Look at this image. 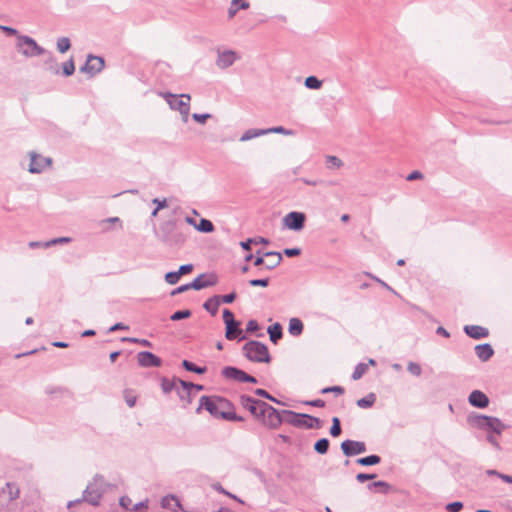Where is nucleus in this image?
<instances>
[{"mask_svg":"<svg viewBox=\"0 0 512 512\" xmlns=\"http://www.w3.org/2000/svg\"><path fill=\"white\" fill-rule=\"evenodd\" d=\"M156 235L168 247H182L187 240V233L175 219L162 222Z\"/></svg>","mask_w":512,"mask_h":512,"instance_id":"1","label":"nucleus"},{"mask_svg":"<svg viewBox=\"0 0 512 512\" xmlns=\"http://www.w3.org/2000/svg\"><path fill=\"white\" fill-rule=\"evenodd\" d=\"M467 423L473 428L484 430L488 433H495L496 435H501L507 428V425L504 424L499 418L479 414L476 412H471L468 414Z\"/></svg>","mask_w":512,"mask_h":512,"instance_id":"2","label":"nucleus"},{"mask_svg":"<svg viewBox=\"0 0 512 512\" xmlns=\"http://www.w3.org/2000/svg\"><path fill=\"white\" fill-rule=\"evenodd\" d=\"M218 396H202L199 400V406L196 413L199 414L202 409H205L209 414L215 418H220L226 421H244L242 416H239L234 411L220 410V403L217 401Z\"/></svg>","mask_w":512,"mask_h":512,"instance_id":"3","label":"nucleus"},{"mask_svg":"<svg viewBox=\"0 0 512 512\" xmlns=\"http://www.w3.org/2000/svg\"><path fill=\"white\" fill-rule=\"evenodd\" d=\"M104 486V477L102 475L96 474L93 478V481L90 482L83 491L82 498L76 499L74 501H69L68 508L80 504L83 501L89 503L92 506H98L100 503V499L102 498V495L105 491Z\"/></svg>","mask_w":512,"mask_h":512,"instance_id":"4","label":"nucleus"},{"mask_svg":"<svg viewBox=\"0 0 512 512\" xmlns=\"http://www.w3.org/2000/svg\"><path fill=\"white\" fill-rule=\"evenodd\" d=\"M243 355L251 362L255 363H269L271 356L266 344L250 340L242 347Z\"/></svg>","mask_w":512,"mask_h":512,"instance_id":"5","label":"nucleus"},{"mask_svg":"<svg viewBox=\"0 0 512 512\" xmlns=\"http://www.w3.org/2000/svg\"><path fill=\"white\" fill-rule=\"evenodd\" d=\"M222 318L225 324V338L227 340L241 342L247 338L244 330L241 328V322L235 319L231 310L225 308L222 312Z\"/></svg>","mask_w":512,"mask_h":512,"instance_id":"6","label":"nucleus"},{"mask_svg":"<svg viewBox=\"0 0 512 512\" xmlns=\"http://www.w3.org/2000/svg\"><path fill=\"white\" fill-rule=\"evenodd\" d=\"M289 410H278L268 403L262 405V410L259 411L260 419L263 424L270 429H277L287 419L286 413Z\"/></svg>","mask_w":512,"mask_h":512,"instance_id":"7","label":"nucleus"},{"mask_svg":"<svg viewBox=\"0 0 512 512\" xmlns=\"http://www.w3.org/2000/svg\"><path fill=\"white\" fill-rule=\"evenodd\" d=\"M286 416L285 423L297 428L320 429L323 424L317 417L305 413H297L292 410L288 411Z\"/></svg>","mask_w":512,"mask_h":512,"instance_id":"8","label":"nucleus"},{"mask_svg":"<svg viewBox=\"0 0 512 512\" xmlns=\"http://www.w3.org/2000/svg\"><path fill=\"white\" fill-rule=\"evenodd\" d=\"M15 47L16 50L26 58L41 56L46 53L45 48L40 46L35 39L27 35L19 36Z\"/></svg>","mask_w":512,"mask_h":512,"instance_id":"9","label":"nucleus"},{"mask_svg":"<svg viewBox=\"0 0 512 512\" xmlns=\"http://www.w3.org/2000/svg\"><path fill=\"white\" fill-rule=\"evenodd\" d=\"M161 95L164 97L171 109L179 111L183 116V120L186 122L190 111V95L181 94L180 96H177L169 92L162 93Z\"/></svg>","mask_w":512,"mask_h":512,"instance_id":"10","label":"nucleus"},{"mask_svg":"<svg viewBox=\"0 0 512 512\" xmlns=\"http://www.w3.org/2000/svg\"><path fill=\"white\" fill-rule=\"evenodd\" d=\"M205 278V274H200L192 282L180 285L177 288L173 289L170 295L175 296L180 293H184L190 289L202 290L204 288L214 286L217 283V277L215 275H211L210 278L207 280H205Z\"/></svg>","mask_w":512,"mask_h":512,"instance_id":"11","label":"nucleus"},{"mask_svg":"<svg viewBox=\"0 0 512 512\" xmlns=\"http://www.w3.org/2000/svg\"><path fill=\"white\" fill-rule=\"evenodd\" d=\"M104 66L105 61L103 57L89 54L84 65L80 67V72L87 73L91 77H93L96 74L100 73L103 70Z\"/></svg>","mask_w":512,"mask_h":512,"instance_id":"12","label":"nucleus"},{"mask_svg":"<svg viewBox=\"0 0 512 512\" xmlns=\"http://www.w3.org/2000/svg\"><path fill=\"white\" fill-rule=\"evenodd\" d=\"M305 221V213L299 211H291L283 218L284 226L293 231H301L305 226Z\"/></svg>","mask_w":512,"mask_h":512,"instance_id":"13","label":"nucleus"},{"mask_svg":"<svg viewBox=\"0 0 512 512\" xmlns=\"http://www.w3.org/2000/svg\"><path fill=\"white\" fill-rule=\"evenodd\" d=\"M264 257H274L275 258L274 262H269V263L265 264V268L267 270L275 269L277 266L280 265V263L283 260L282 254L280 252H276V251L262 252L261 250H257L256 257L254 259V265L257 267L262 266L264 264Z\"/></svg>","mask_w":512,"mask_h":512,"instance_id":"14","label":"nucleus"},{"mask_svg":"<svg viewBox=\"0 0 512 512\" xmlns=\"http://www.w3.org/2000/svg\"><path fill=\"white\" fill-rule=\"evenodd\" d=\"M239 403L245 409H247L255 418L260 419L259 411L262 410V405L266 402L253 398L249 395L242 394L239 397Z\"/></svg>","mask_w":512,"mask_h":512,"instance_id":"15","label":"nucleus"},{"mask_svg":"<svg viewBox=\"0 0 512 512\" xmlns=\"http://www.w3.org/2000/svg\"><path fill=\"white\" fill-rule=\"evenodd\" d=\"M340 448L346 457H353L365 453L367 450L366 444L364 442L350 439L344 440L341 443Z\"/></svg>","mask_w":512,"mask_h":512,"instance_id":"16","label":"nucleus"},{"mask_svg":"<svg viewBox=\"0 0 512 512\" xmlns=\"http://www.w3.org/2000/svg\"><path fill=\"white\" fill-rule=\"evenodd\" d=\"M217 54L218 57L216 60V65L222 70L229 68L235 63L236 60L239 59L237 52L233 50L221 51L220 49H217Z\"/></svg>","mask_w":512,"mask_h":512,"instance_id":"17","label":"nucleus"},{"mask_svg":"<svg viewBox=\"0 0 512 512\" xmlns=\"http://www.w3.org/2000/svg\"><path fill=\"white\" fill-rule=\"evenodd\" d=\"M139 366L144 368L160 367L162 359L150 351H141L137 354Z\"/></svg>","mask_w":512,"mask_h":512,"instance_id":"18","label":"nucleus"},{"mask_svg":"<svg viewBox=\"0 0 512 512\" xmlns=\"http://www.w3.org/2000/svg\"><path fill=\"white\" fill-rule=\"evenodd\" d=\"M31 161L28 171L33 174L41 173L44 168L51 164V159L42 157L34 152L30 153Z\"/></svg>","mask_w":512,"mask_h":512,"instance_id":"19","label":"nucleus"},{"mask_svg":"<svg viewBox=\"0 0 512 512\" xmlns=\"http://www.w3.org/2000/svg\"><path fill=\"white\" fill-rule=\"evenodd\" d=\"M468 402L475 408L484 409L488 407L490 400L484 392L473 390L468 396Z\"/></svg>","mask_w":512,"mask_h":512,"instance_id":"20","label":"nucleus"},{"mask_svg":"<svg viewBox=\"0 0 512 512\" xmlns=\"http://www.w3.org/2000/svg\"><path fill=\"white\" fill-rule=\"evenodd\" d=\"M221 375L227 380L244 383L246 372L235 366H225L221 370Z\"/></svg>","mask_w":512,"mask_h":512,"instance_id":"21","label":"nucleus"},{"mask_svg":"<svg viewBox=\"0 0 512 512\" xmlns=\"http://www.w3.org/2000/svg\"><path fill=\"white\" fill-rule=\"evenodd\" d=\"M463 330L467 336L476 340L489 336V330L479 325H465Z\"/></svg>","mask_w":512,"mask_h":512,"instance_id":"22","label":"nucleus"},{"mask_svg":"<svg viewBox=\"0 0 512 512\" xmlns=\"http://www.w3.org/2000/svg\"><path fill=\"white\" fill-rule=\"evenodd\" d=\"M179 388H177L176 394L179 399L184 403L183 407L192 403V392L187 388L188 381L179 380Z\"/></svg>","mask_w":512,"mask_h":512,"instance_id":"23","label":"nucleus"},{"mask_svg":"<svg viewBox=\"0 0 512 512\" xmlns=\"http://www.w3.org/2000/svg\"><path fill=\"white\" fill-rule=\"evenodd\" d=\"M475 354L482 361H488L494 355V349L489 343L478 344L475 346Z\"/></svg>","mask_w":512,"mask_h":512,"instance_id":"24","label":"nucleus"},{"mask_svg":"<svg viewBox=\"0 0 512 512\" xmlns=\"http://www.w3.org/2000/svg\"><path fill=\"white\" fill-rule=\"evenodd\" d=\"M267 333L269 334L270 341L273 344H277L283 337V327L279 322H276L268 326Z\"/></svg>","mask_w":512,"mask_h":512,"instance_id":"25","label":"nucleus"},{"mask_svg":"<svg viewBox=\"0 0 512 512\" xmlns=\"http://www.w3.org/2000/svg\"><path fill=\"white\" fill-rule=\"evenodd\" d=\"M42 56H46V59L44 60V68L45 70L49 71L52 74H59V67L58 63L56 61V58L54 57L53 53L46 50V53Z\"/></svg>","mask_w":512,"mask_h":512,"instance_id":"26","label":"nucleus"},{"mask_svg":"<svg viewBox=\"0 0 512 512\" xmlns=\"http://www.w3.org/2000/svg\"><path fill=\"white\" fill-rule=\"evenodd\" d=\"M179 378L173 377L172 379H169L167 377L161 378V389L164 394H168L172 392L173 390L176 392L177 388H179Z\"/></svg>","mask_w":512,"mask_h":512,"instance_id":"27","label":"nucleus"},{"mask_svg":"<svg viewBox=\"0 0 512 512\" xmlns=\"http://www.w3.org/2000/svg\"><path fill=\"white\" fill-rule=\"evenodd\" d=\"M249 7L250 4L246 0H232L228 8V18L232 19L239 10H246Z\"/></svg>","mask_w":512,"mask_h":512,"instance_id":"28","label":"nucleus"},{"mask_svg":"<svg viewBox=\"0 0 512 512\" xmlns=\"http://www.w3.org/2000/svg\"><path fill=\"white\" fill-rule=\"evenodd\" d=\"M304 324L301 319L293 317L289 320L288 332L294 337H298L303 333Z\"/></svg>","mask_w":512,"mask_h":512,"instance_id":"29","label":"nucleus"},{"mask_svg":"<svg viewBox=\"0 0 512 512\" xmlns=\"http://www.w3.org/2000/svg\"><path fill=\"white\" fill-rule=\"evenodd\" d=\"M266 135V129H248L240 137L241 142L249 141L254 138Z\"/></svg>","mask_w":512,"mask_h":512,"instance_id":"30","label":"nucleus"},{"mask_svg":"<svg viewBox=\"0 0 512 512\" xmlns=\"http://www.w3.org/2000/svg\"><path fill=\"white\" fill-rule=\"evenodd\" d=\"M381 462V457L376 454H371L365 457L358 458L356 463L361 466H373Z\"/></svg>","mask_w":512,"mask_h":512,"instance_id":"31","label":"nucleus"},{"mask_svg":"<svg viewBox=\"0 0 512 512\" xmlns=\"http://www.w3.org/2000/svg\"><path fill=\"white\" fill-rule=\"evenodd\" d=\"M181 365L186 371L193 372L196 374H204L207 371L206 366H198L195 363L186 359L182 361Z\"/></svg>","mask_w":512,"mask_h":512,"instance_id":"32","label":"nucleus"},{"mask_svg":"<svg viewBox=\"0 0 512 512\" xmlns=\"http://www.w3.org/2000/svg\"><path fill=\"white\" fill-rule=\"evenodd\" d=\"M219 306L220 303L219 301H217L215 296L208 298L203 304V308L212 316H215L217 314Z\"/></svg>","mask_w":512,"mask_h":512,"instance_id":"33","label":"nucleus"},{"mask_svg":"<svg viewBox=\"0 0 512 512\" xmlns=\"http://www.w3.org/2000/svg\"><path fill=\"white\" fill-rule=\"evenodd\" d=\"M367 488L370 491H372L376 488H379V492L382 494H388L392 490V486L389 483L382 481V480L374 481V482L368 484Z\"/></svg>","mask_w":512,"mask_h":512,"instance_id":"34","label":"nucleus"},{"mask_svg":"<svg viewBox=\"0 0 512 512\" xmlns=\"http://www.w3.org/2000/svg\"><path fill=\"white\" fill-rule=\"evenodd\" d=\"M252 243H261V244L267 245V244H269V240L267 238H264L261 236L254 237V238H248L245 241H241L240 246L243 250L250 251Z\"/></svg>","mask_w":512,"mask_h":512,"instance_id":"35","label":"nucleus"},{"mask_svg":"<svg viewBox=\"0 0 512 512\" xmlns=\"http://www.w3.org/2000/svg\"><path fill=\"white\" fill-rule=\"evenodd\" d=\"M2 493L7 494L9 500H15L19 496V488L15 483L7 482L2 488Z\"/></svg>","mask_w":512,"mask_h":512,"instance_id":"36","label":"nucleus"},{"mask_svg":"<svg viewBox=\"0 0 512 512\" xmlns=\"http://www.w3.org/2000/svg\"><path fill=\"white\" fill-rule=\"evenodd\" d=\"M330 441L328 438H320L314 443V451L318 454L324 455L328 452Z\"/></svg>","mask_w":512,"mask_h":512,"instance_id":"37","label":"nucleus"},{"mask_svg":"<svg viewBox=\"0 0 512 512\" xmlns=\"http://www.w3.org/2000/svg\"><path fill=\"white\" fill-rule=\"evenodd\" d=\"M213 223L205 218H201L199 223H197L196 230L202 233H212L214 231Z\"/></svg>","mask_w":512,"mask_h":512,"instance_id":"38","label":"nucleus"},{"mask_svg":"<svg viewBox=\"0 0 512 512\" xmlns=\"http://www.w3.org/2000/svg\"><path fill=\"white\" fill-rule=\"evenodd\" d=\"M375 401H376V395L374 393H369L367 396H365L361 399H358L356 404L358 407L365 409V408H370L371 406H373Z\"/></svg>","mask_w":512,"mask_h":512,"instance_id":"39","label":"nucleus"},{"mask_svg":"<svg viewBox=\"0 0 512 512\" xmlns=\"http://www.w3.org/2000/svg\"><path fill=\"white\" fill-rule=\"evenodd\" d=\"M304 85L308 89L317 90L322 87V81L316 76H308L304 81Z\"/></svg>","mask_w":512,"mask_h":512,"instance_id":"40","label":"nucleus"},{"mask_svg":"<svg viewBox=\"0 0 512 512\" xmlns=\"http://www.w3.org/2000/svg\"><path fill=\"white\" fill-rule=\"evenodd\" d=\"M367 369H368V364L366 363H358L355 368H354V371L352 373V376L351 378L353 380H359L360 378L363 377V375L367 372Z\"/></svg>","mask_w":512,"mask_h":512,"instance_id":"41","label":"nucleus"},{"mask_svg":"<svg viewBox=\"0 0 512 512\" xmlns=\"http://www.w3.org/2000/svg\"><path fill=\"white\" fill-rule=\"evenodd\" d=\"M123 397H124V400L126 402V404L132 408L136 405V401H137V395L135 394V392L131 389H125L123 391Z\"/></svg>","mask_w":512,"mask_h":512,"instance_id":"42","label":"nucleus"},{"mask_svg":"<svg viewBox=\"0 0 512 512\" xmlns=\"http://www.w3.org/2000/svg\"><path fill=\"white\" fill-rule=\"evenodd\" d=\"M75 72V64L74 60L71 57L69 60L63 63L62 65V75L65 77H69L73 75Z\"/></svg>","mask_w":512,"mask_h":512,"instance_id":"43","label":"nucleus"},{"mask_svg":"<svg viewBox=\"0 0 512 512\" xmlns=\"http://www.w3.org/2000/svg\"><path fill=\"white\" fill-rule=\"evenodd\" d=\"M329 433L332 437H338L341 435L342 428L340 419L338 417L332 418V425L330 427Z\"/></svg>","mask_w":512,"mask_h":512,"instance_id":"44","label":"nucleus"},{"mask_svg":"<svg viewBox=\"0 0 512 512\" xmlns=\"http://www.w3.org/2000/svg\"><path fill=\"white\" fill-rule=\"evenodd\" d=\"M265 129H266V135L271 134V133L283 134V135H287V136L295 134L294 130L286 129L283 126H276V127H272V128H265Z\"/></svg>","mask_w":512,"mask_h":512,"instance_id":"45","label":"nucleus"},{"mask_svg":"<svg viewBox=\"0 0 512 512\" xmlns=\"http://www.w3.org/2000/svg\"><path fill=\"white\" fill-rule=\"evenodd\" d=\"M71 47L70 39L67 37H60L57 40V49L60 53L67 52Z\"/></svg>","mask_w":512,"mask_h":512,"instance_id":"46","label":"nucleus"},{"mask_svg":"<svg viewBox=\"0 0 512 512\" xmlns=\"http://www.w3.org/2000/svg\"><path fill=\"white\" fill-rule=\"evenodd\" d=\"M191 315H192V312H191V310H189V309L178 310V311H175V312L170 316V319H171L172 321H179V320H182V319H187V318H189Z\"/></svg>","mask_w":512,"mask_h":512,"instance_id":"47","label":"nucleus"},{"mask_svg":"<svg viewBox=\"0 0 512 512\" xmlns=\"http://www.w3.org/2000/svg\"><path fill=\"white\" fill-rule=\"evenodd\" d=\"M254 394H256L259 397H263L265 399H268L276 404H282V402L278 399H276L274 396H272L268 391L262 388H257L254 390Z\"/></svg>","mask_w":512,"mask_h":512,"instance_id":"48","label":"nucleus"},{"mask_svg":"<svg viewBox=\"0 0 512 512\" xmlns=\"http://www.w3.org/2000/svg\"><path fill=\"white\" fill-rule=\"evenodd\" d=\"M219 301V303L231 304L235 301L237 294L235 292H231L225 295H214Z\"/></svg>","mask_w":512,"mask_h":512,"instance_id":"49","label":"nucleus"},{"mask_svg":"<svg viewBox=\"0 0 512 512\" xmlns=\"http://www.w3.org/2000/svg\"><path fill=\"white\" fill-rule=\"evenodd\" d=\"M181 278L178 270L167 272L164 276L165 281L170 285H175Z\"/></svg>","mask_w":512,"mask_h":512,"instance_id":"50","label":"nucleus"},{"mask_svg":"<svg viewBox=\"0 0 512 512\" xmlns=\"http://www.w3.org/2000/svg\"><path fill=\"white\" fill-rule=\"evenodd\" d=\"M217 401L220 403L219 409L224 411H233L234 405L233 403L228 400L227 398L218 396Z\"/></svg>","mask_w":512,"mask_h":512,"instance_id":"51","label":"nucleus"},{"mask_svg":"<svg viewBox=\"0 0 512 512\" xmlns=\"http://www.w3.org/2000/svg\"><path fill=\"white\" fill-rule=\"evenodd\" d=\"M122 342H130V343H137L144 347H152V343L147 339H138L133 337H123L121 339Z\"/></svg>","mask_w":512,"mask_h":512,"instance_id":"52","label":"nucleus"},{"mask_svg":"<svg viewBox=\"0 0 512 512\" xmlns=\"http://www.w3.org/2000/svg\"><path fill=\"white\" fill-rule=\"evenodd\" d=\"M326 162L329 164L328 168H340L343 162L337 156L328 155L326 156Z\"/></svg>","mask_w":512,"mask_h":512,"instance_id":"53","label":"nucleus"},{"mask_svg":"<svg viewBox=\"0 0 512 512\" xmlns=\"http://www.w3.org/2000/svg\"><path fill=\"white\" fill-rule=\"evenodd\" d=\"M407 370L409 373H411L412 375L416 376V377H419L422 373V368L421 366L416 363V362H412L410 361L407 365Z\"/></svg>","mask_w":512,"mask_h":512,"instance_id":"54","label":"nucleus"},{"mask_svg":"<svg viewBox=\"0 0 512 512\" xmlns=\"http://www.w3.org/2000/svg\"><path fill=\"white\" fill-rule=\"evenodd\" d=\"M0 30L3 31L7 36H15L16 40L19 36L22 35L17 29L10 26L0 25Z\"/></svg>","mask_w":512,"mask_h":512,"instance_id":"55","label":"nucleus"},{"mask_svg":"<svg viewBox=\"0 0 512 512\" xmlns=\"http://www.w3.org/2000/svg\"><path fill=\"white\" fill-rule=\"evenodd\" d=\"M344 388L342 386H330V387H325L321 390V393L322 394H327V393H335L336 395H342L344 393Z\"/></svg>","mask_w":512,"mask_h":512,"instance_id":"56","label":"nucleus"},{"mask_svg":"<svg viewBox=\"0 0 512 512\" xmlns=\"http://www.w3.org/2000/svg\"><path fill=\"white\" fill-rule=\"evenodd\" d=\"M448 512H460L463 509V503L461 501H454L446 505Z\"/></svg>","mask_w":512,"mask_h":512,"instance_id":"57","label":"nucleus"},{"mask_svg":"<svg viewBox=\"0 0 512 512\" xmlns=\"http://www.w3.org/2000/svg\"><path fill=\"white\" fill-rule=\"evenodd\" d=\"M259 329H260L259 323L256 320L251 319L246 324L245 332L252 334V333L258 331Z\"/></svg>","mask_w":512,"mask_h":512,"instance_id":"58","label":"nucleus"},{"mask_svg":"<svg viewBox=\"0 0 512 512\" xmlns=\"http://www.w3.org/2000/svg\"><path fill=\"white\" fill-rule=\"evenodd\" d=\"M269 281V278L251 279L249 280V285L253 287H267L269 285Z\"/></svg>","mask_w":512,"mask_h":512,"instance_id":"59","label":"nucleus"},{"mask_svg":"<svg viewBox=\"0 0 512 512\" xmlns=\"http://www.w3.org/2000/svg\"><path fill=\"white\" fill-rule=\"evenodd\" d=\"M211 117H212V115L209 113H203V114L194 113V114H192L193 120L200 124H204Z\"/></svg>","mask_w":512,"mask_h":512,"instance_id":"60","label":"nucleus"},{"mask_svg":"<svg viewBox=\"0 0 512 512\" xmlns=\"http://www.w3.org/2000/svg\"><path fill=\"white\" fill-rule=\"evenodd\" d=\"M376 474H368V473H358L356 475V480L359 482V483H364L368 480H373L376 478Z\"/></svg>","mask_w":512,"mask_h":512,"instance_id":"61","label":"nucleus"},{"mask_svg":"<svg viewBox=\"0 0 512 512\" xmlns=\"http://www.w3.org/2000/svg\"><path fill=\"white\" fill-rule=\"evenodd\" d=\"M283 253L284 255H286L287 257H296V256H299L301 254V249L298 248V247H294V248H285L283 250Z\"/></svg>","mask_w":512,"mask_h":512,"instance_id":"62","label":"nucleus"},{"mask_svg":"<svg viewBox=\"0 0 512 512\" xmlns=\"http://www.w3.org/2000/svg\"><path fill=\"white\" fill-rule=\"evenodd\" d=\"M70 242V238L68 237H60L54 238L46 243H44V247H50L51 245L59 244V243H68Z\"/></svg>","mask_w":512,"mask_h":512,"instance_id":"63","label":"nucleus"},{"mask_svg":"<svg viewBox=\"0 0 512 512\" xmlns=\"http://www.w3.org/2000/svg\"><path fill=\"white\" fill-rule=\"evenodd\" d=\"M495 433H488L487 436H486V440L492 445L494 446L497 450H500L501 449V446L496 438V436L494 435Z\"/></svg>","mask_w":512,"mask_h":512,"instance_id":"64","label":"nucleus"}]
</instances>
